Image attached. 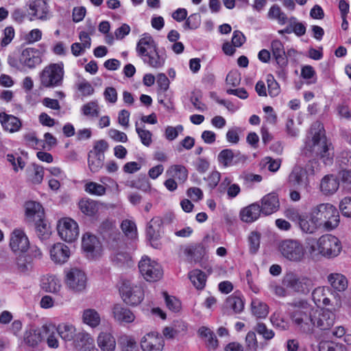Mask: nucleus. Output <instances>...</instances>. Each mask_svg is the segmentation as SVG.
<instances>
[{"label":"nucleus","instance_id":"f257e3e1","mask_svg":"<svg viewBox=\"0 0 351 351\" xmlns=\"http://www.w3.org/2000/svg\"><path fill=\"white\" fill-rule=\"evenodd\" d=\"M310 132L312 138L306 143L305 149L325 165H331L335 157L334 149L326 138L323 125L319 121L314 122Z\"/></svg>","mask_w":351,"mask_h":351},{"label":"nucleus","instance_id":"f03ea898","mask_svg":"<svg viewBox=\"0 0 351 351\" xmlns=\"http://www.w3.org/2000/svg\"><path fill=\"white\" fill-rule=\"evenodd\" d=\"M306 250L312 257L321 256L326 258L337 257L341 250V241L335 235L325 234L319 238L308 237L305 239Z\"/></svg>","mask_w":351,"mask_h":351},{"label":"nucleus","instance_id":"7ed1b4c3","mask_svg":"<svg viewBox=\"0 0 351 351\" xmlns=\"http://www.w3.org/2000/svg\"><path fill=\"white\" fill-rule=\"evenodd\" d=\"M294 307L291 314L292 322L304 333H311L315 328L314 317L316 308L305 300H300L291 304Z\"/></svg>","mask_w":351,"mask_h":351},{"label":"nucleus","instance_id":"20e7f679","mask_svg":"<svg viewBox=\"0 0 351 351\" xmlns=\"http://www.w3.org/2000/svg\"><path fill=\"white\" fill-rule=\"evenodd\" d=\"M317 219L320 228L326 231L336 229L340 223V215L337 208L329 203L319 204L311 210Z\"/></svg>","mask_w":351,"mask_h":351},{"label":"nucleus","instance_id":"39448f33","mask_svg":"<svg viewBox=\"0 0 351 351\" xmlns=\"http://www.w3.org/2000/svg\"><path fill=\"white\" fill-rule=\"evenodd\" d=\"M64 75L62 63H51L46 66L39 74L40 85L47 88L61 86Z\"/></svg>","mask_w":351,"mask_h":351},{"label":"nucleus","instance_id":"423d86ee","mask_svg":"<svg viewBox=\"0 0 351 351\" xmlns=\"http://www.w3.org/2000/svg\"><path fill=\"white\" fill-rule=\"evenodd\" d=\"M278 250L286 260L300 263L306 256V250L302 243L296 239H285L279 243Z\"/></svg>","mask_w":351,"mask_h":351},{"label":"nucleus","instance_id":"0eeeda50","mask_svg":"<svg viewBox=\"0 0 351 351\" xmlns=\"http://www.w3.org/2000/svg\"><path fill=\"white\" fill-rule=\"evenodd\" d=\"M282 285L293 292L306 294L312 289L313 281L306 276L290 272L285 276Z\"/></svg>","mask_w":351,"mask_h":351},{"label":"nucleus","instance_id":"6e6552de","mask_svg":"<svg viewBox=\"0 0 351 351\" xmlns=\"http://www.w3.org/2000/svg\"><path fill=\"white\" fill-rule=\"evenodd\" d=\"M119 292L123 300L128 304L136 306L140 304L144 297L142 288L129 280H122Z\"/></svg>","mask_w":351,"mask_h":351},{"label":"nucleus","instance_id":"1a4fd4ad","mask_svg":"<svg viewBox=\"0 0 351 351\" xmlns=\"http://www.w3.org/2000/svg\"><path fill=\"white\" fill-rule=\"evenodd\" d=\"M314 161H309L306 167L304 168L300 165H295L288 177V182L292 186L297 189L299 187L306 188L309 184L308 174L313 175L315 170L313 168Z\"/></svg>","mask_w":351,"mask_h":351},{"label":"nucleus","instance_id":"9d476101","mask_svg":"<svg viewBox=\"0 0 351 351\" xmlns=\"http://www.w3.org/2000/svg\"><path fill=\"white\" fill-rule=\"evenodd\" d=\"M138 269L144 279L149 282H156L163 275L161 266L147 256L141 258L138 263Z\"/></svg>","mask_w":351,"mask_h":351},{"label":"nucleus","instance_id":"9b49d317","mask_svg":"<svg viewBox=\"0 0 351 351\" xmlns=\"http://www.w3.org/2000/svg\"><path fill=\"white\" fill-rule=\"evenodd\" d=\"M57 230L60 239L67 243L74 242L80 234L77 223L69 217L60 219L57 225Z\"/></svg>","mask_w":351,"mask_h":351},{"label":"nucleus","instance_id":"f8f14e48","mask_svg":"<svg viewBox=\"0 0 351 351\" xmlns=\"http://www.w3.org/2000/svg\"><path fill=\"white\" fill-rule=\"evenodd\" d=\"M65 284L75 293L84 291L87 286V277L85 272L78 268H71L66 273Z\"/></svg>","mask_w":351,"mask_h":351},{"label":"nucleus","instance_id":"ddd939ff","mask_svg":"<svg viewBox=\"0 0 351 351\" xmlns=\"http://www.w3.org/2000/svg\"><path fill=\"white\" fill-rule=\"evenodd\" d=\"M82 248L89 259H95L102 254L103 247L97 237L89 232L85 233L82 239Z\"/></svg>","mask_w":351,"mask_h":351},{"label":"nucleus","instance_id":"4468645a","mask_svg":"<svg viewBox=\"0 0 351 351\" xmlns=\"http://www.w3.org/2000/svg\"><path fill=\"white\" fill-rule=\"evenodd\" d=\"M246 156L240 152H234L231 149L221 150L217 156V161L223 167H228L239 165H243L246 161Z\"/></svg>","mask_w":351,"mask_h":351},{"label":"nucleus","instance_id":"2eb2a0df","mask_svg":"<svg viewBox=\"0 0 351 351\" xmlns=\"http://www.w3.org/2000/svg\"><path fill=\"white\" fill-rule=\"evenodd\" d=\"M140 346L143 351H162L165 341L158 332H150L141 338Z\"/></svg>","mask_w":351,"mask_h":351},{"label":"nucleus","instance_id":"dca6fc26","mask_svg":"<svg viewBox=\"0 0 351 351\" xmlns=\"http://www.w3.org/2000/svg\"><path fill=\"white\" fill-rule=\"evenodd\" d=\"M162 220L160 217H153L148 223L146 229V234L151 245L154 248L160 246L159 239L162 234Z\"/></svg>","mask_w":351,"mask_h":351},{"label":"nucleus","instance_id":"f3484780","mask_svg":"<svg viewBox=\"0 0 351 351\" xmlns=\"http://www.w3.org/2000/svg\"><path fill=\"white\" fill-rule=\"evenodd\" d=\"M335 314L329 310L319 311L316 309L314 317L315 327L322 330H329L335 324Z\"/></svg>","mask_w":351,"mask_h":351},{"label":"nucleus","instance_id":"a211bd4d","mask_svg":"<svg viewBox=\"0 0 351 351\" xmlns=\"http://www.w3.org/2000/svg\"><path fill=\"white\" fill-rule=\"evenodd\" d=\"M50 258L56 264L62 265L68 261L71 251L69 247L62 243L53 244L49 250Z\"/></svg>","mask_w":351,"mask_h":351},{"label":"nucleus","instance_id":"6ab92c4d","mask_svg":"<svg viewBox=\"0 0 351 351\" xmlns=\"http://www.w3.org/2000/svg\"><path fill=\"white\" fill-rule=\"evenodd\" d=\"M294 215L295 217L293 219H298V225L303 232L313 234L320 228L311 210L308 217L300 215L298 213H294Z\"/></svg>","mask_w":351,"mask_h":351},{"label":"nucleus","instance_id":"aec40b11","mask_svg":"<svg viewBox=\"0 0 351 351\" xmlns=\"http://www.w3.org/2000/svg\"><path fill=\"white\" fill-rule=\"evenodd\" d=\"M29 245L28 238L23 230L16 229L12 232L10 246L14 252L23 253L29 248Z\"/></svg>","mask_w":351,"mask_h":351},{"label":"nucleus","instance_id":"412c9836","mask_svg":"<svg viewBox=\"0 0 351 351\" xmlns=\"http://www.w3.org/2000/svg\"><path fill=\"white\" fill-rule=\"evenodd\" d=\"M20 60L24 65L32 69L41 63L42 58L38 49L29 47L23 50Z\"/></svg>","mask_w":351,"mask_h":351},{"label":"nucleus","instance_id":"4be33fe9","mask_svg":"<svg viewBox=\"0 0 351 351\" xmlns=\"http://www.w3.org/2000/svg\"><path fill=\"white\" fill-rule=\"evenodd\" d=\"M114 319L119 324H130L134 321V314L128 308L120 304H114L112 308Z\"/></svg>","mask_w":351,"mask_h":351},{"label":"nucleus","instance_id":"5701e85b","mask_svg":"<svg viewBox=\"0 0 351 351\" xmlns=\"http://www.w3.org/2000/svg\"><path fill=\"white\" fill-rule=\"evenodd\" d=\"M97 344L101 351H114L117 347L116 339L109 331H101L99 333Z\"/></svg>","mask_w":351,"mask_h":351},{"label":"nucleus","instance_id":"b1692460","mask_svg":"<svg viewBox=\"0 0 351 351\" xmlns=\"http://www.w3.org/2000/svg\"><path fill=\"white\" fill-rule=\"evenodd\" d=\"M279 206L278 197L276 193H269L261 199V209L262 213L265 215H269L276 212Z\"/></svg>","mask_w":351,"mask_h":351},{"label":"nucleus","instance_id":"393cba45","mask_svg":"<svg viewBox=\"0 0 351 351\" xmlns=\"http://www.w3.org/2000/svg\"><path fill=\"white\" fill-rule=\"evenodd\" d=\"M273 57L276 63L281 68L285 67L288 64L283 43L278 39L274 40L271 43Z\"/></svg>","mask_w":351,"mask_h":351},{"label":"nucleus","instance_id":"a878e982","mask_svg":"<svg viewBox=\"0 0 351 351\" xmlns=\"http://www.w3.org/2000/svg\"><path fill=\"white\" fill-rule=\"evenodd\" d=\"M157 48L153 38L149 34H145L137 43L136 51L138 55L143 58L145 54L150 53Z\"/></svg>","mask_w":351,"mask_h":351},{"label":"nucleus","instance_id":"bb28decb","mask_svg":"<svg viewBox=\"0 0 351 351\" xmlns=\"http://www.w3.org/2000/svg\"><path fill=\"white\" fill-rule=\"evenodd\" d=\"M0 122L3 129L11 133L18 132L22 126V123L18 117L5 112L0 113Z\"/></svg>","mask_w":351,"mask_h":351},{"label":"nucleus","instance_id":"cd10ccee","mask_svg":"<svg viewBox=\"0 0 351 351\" xmlns=\"http://www.w3.org/2000/svg\"><path fill=\"white\" fill-rule=\"evenodd\" d=\"M56 328V332L64 341H75L77 343V336L80 332H76V328L73 325L69 323H62Z\"/></svg>","mask_w":351,"mask_h":351},{"label":"nucleus","instance_id":"c85d7f7f","mask_svg":"<svg viewBox=\"0 0 351 351\" xmlns=\"http://www.w3.org/2000/svg\"><path fill=\"white\" fill-rule=\"evenodd\" d=\"M339 187V180L333 175H326L321 180L320 190L326 195L334 194Z\"/></svg>","mask_w":351,"mask_h":351},{"label":"nucleus","instance_id":"c756f323","mask_svg":"<svg viewBox=\"0 0 351 351\" xmlns=\"http://www.w3.org/2000/svg\"><path fill=\"white\" fill-rule=\"evenodd\" d=\"M261 212L260 205L257 203H253L241 210L240 217L244 222L252 223L260 217Z\"/></svg>","mask_w":351,"mask_h":351},{"label":"nucleus","instance_id":"7c9ffc66","mask_svg":"<svg viewBox=\"0 0 351 351\" xmlns=\"http://www.w3.org/2000/svg\"><path fill=\"white\" fill-rule=\"evenodd\" d=\"M25 215L29 221L41 219L44 216V210L42 205L34 201H29L25 203Z\"/></svg>","mask_w":351,"mask_h":351},{"label":"nucleus","instance_id":"2f4dec72","mask_svg":"<svg viewBox=\"0 0 351 351\" xmlns=\"http://www.w3.org/2000/svg\"><path fill=\"white\" fill-rule=\"evenodd\" d=\"M78 206L81 212L88 217H95L99 208L98 202L89 198L82 199Z\"/></svg>","mask_w":351,"mask_h":351},{"label":"nucleus","instance_id":"473e14b6","mask_svg":"<svg viewBox=\"0 0 351 351\" xmlns=\"http://www.w3.org/2000/svg\"><path fill=\"white\" fill-rule=\"evenodd\" d=\"M29 9L33 12V16L38 19L42 21L47 19L49 10L47 3L45 0H35L31 2Z\"/></svg>","mask_w":351,"mask_h":351},{"label":"nucleus","instance_id":"72a5a7b5","mask_svg":"<svg viewBox=\"0 0 351 351\" xmlns=\"http://www.w3.org/2000/svg\"><path fill=\"white\" fill-rule=\"evenodd\" d=\"M141 59L145 64L154 69L162 67L165 62V57L159 54L158 48L150 53L145 54Z\"/></svg>","mask_w":351,"mask_h":351},{"label":"nucleus","instance_id":"f704fd0d","mask_svg":"<svg viewBox=\"0 0 351 351\" xmlns=\"http://www.w3.org/2000/svg\"><path fill=\"white\" fill-rule=\"evenodd\" d=\"M198 334L204 339L208 349L215 350L218 347V340L215 333L208 328L202 326L198 330Z\"/></svg>","mask_w":351,"mask_h":351},{"label":"nucleus","instance_id":"c9c22d12","mask_svg":"<svg viewBox=\"0 0 351 351\" xmlns=\"http://www.w3.org/2000/svg\"><path fill=\"white\" fill-rule=\"evenodd\" d=\"M328 281L331 287L337 291H344L348 285L346 277L339 273H332L328 276Z\"/></svg>","mask_w":351,"mask_h":351},{"label":"nucleus","instance_id":"e433bc0d","mask_svg":"<svg viewBox=\"0 0 351 351\" xmlns=\"http://www.w3.org/2000/svg\"><path fill=\"white\" fill-rule=\"evenodd\" d=\"M16 269L23 274H28L33 269L32 256L24 253L19 254L16 258Z\"/></svg>","mask_w":351,"mask_h":351},{"label":"nucleus","instance_id":"4c0bfd02","mask_svg":"<svg viewBox=\"0 0 351 351\" xmlns=\"http://www.w3.org/2000/svg\"><path fill=\"white\" fill-rule=\"evenodd\" d=\"M83 322L95 328L101 323V317L99 313L94 308H86L82 313Z\"/></svg>","mask_w":351,"mask_h":351},{"label":"nucleus","instance_id":"58836bf2","mask_svg":"<svg viewBox=\"0 0 351 351\" xmlns=\"http://www.w3.org/2000/svg\"><path fill=\"white\" fill-rule=\"evenodd\" d=\"M77 346L80 347L81 351H99L95 346L91 335L85 332H82L78 335Z\"/></svg>","mask_w":351,"mask_h":351},{"label":"nucleus","instance_id":"ea45409f","mask_svg":"<svg viewBox=\"0 0 351 351\" xmlns=\"http://www.w3.org/2000/svg\"><path fill=\"white\" fill-rule=\"evenodd\" d=\"M226 307L233 311L234 313H240L244 308V302L237 294H232L226 299Z\"/></svg>","mask_w":351,"mask_h":351},{"label":"nucleus","instance_id":"a19ab883","mask_svg":"<svg viewBox=\"0 0 351 351\" xmlns=\"http://www.w3.org/2000/svg\"><path fill=\"white\" fill-rule=\"evenodd\" d=\"M42 340L40 332L32 328L27 329L23 335V341L30 347L36 346Z\"/></svg>","mask_w":351,"mask_h":351},{"label":"nucleus","instance_id":"79ce46f5","mask_svg":"<svg viewBox=\"0 0 351 351\" xmlns=\"http://www.w3.org/2000/svg\"><path fill=\"white\" fill-rule=\"evenodd\" d=\"M189 278L194 287L197 289H202L206 285V276L205 273L199 269H194L189 272Z\"/></svg>","mask_w":351,"mask_h":351},{"label":"nucleus","instance_id":"37998d69","mask_svg":"<svg viewBox=\"0 0 351 351\" xmlns=\"http://www.w3.org/2000/svg\"><path fill=\"white\" fill-rule=\"evenodd\" d=\"M104 154L90 153L88 157V164L93 173L98 172L104 165Z\"/></svg>","mask_w":351,"mask_h":351},{"label":"nucleus","instance_id":"c03bdc74","mask_svg":"<svg viewBox=\"0 0 351 351\" xmlns=\"http://www.w3.org/2000/svg\"><path fill=\"white\" fill-rule=\"evenodd\" d=\"M118 341L121 351H137L136 341L132 336L122 335Z\"/></svg>","mask_w":351,"mask_h":351},{"label":"nucleus","instance_id":"a18cd8bd","mask_svg":"<svg viewBox=\"0 0 351 351\" xmlns=\"http://www.w3.org/2000/svg\"><path fill=\"white\" fill-rule=\"evenodd\" d=\"M167 173L169 176L173 177L178 179L181 182H184L188 177V171L186 167L183 165H172L167 171Z\"/></svg>","mask_w":351,"mask_h":351},{"label":"nucleus","instance_id":"49530a36","mask_svg":"<svg viewBox=\"0 0 351 351\" xmlns=\"http://www.w3.org/2000/svg\"><path fill=\"white\" fill-rule=\"evenodd\" d=\"M253 315L260 318H265L269 313L268 306L258 299L253 300L251 304Z\"/></svg>","mask_w":351,"mask_h":351},{"label":"nucleus","instance_id":"de8ad7c7","mask_svg":"<svg viewBox=\"0 0 351 351\" xmlns=\"http://www.w3.org/2000/svg\"><path fill=\"white\" fill-rule=\"evenodd\" d=\"M43 287L48 292L58 293L61 289L60 280L54 276H50L43 280Z\"/></svg>","mask_w":351,"mask_h":351},{"label":"nucleus","instance_id":"09e8293b","mask_svg":"<svg viewBox=\"0 0 351 351\" xmlns=\"http://www.w3.org/2000/svg\"><path fill=\"white\" fill-rule=\"evenodd\" d=\"M112 261L119 266L125 264L129 265L131 261V256L123 249H118L114 251L112 255Z\"/></svg>","mask_w":351,"mask_h":351},{"label":"nucleus","instance_id":"8fccbe9b","mask_svg":"<svg viewBox=\"0 0 351 351\" xmlns=\"http://www.w3.org/2000/svg\"><path fill=\"white\" fill-rule=\"evenodd\" d=\"M44 335L47 337V343L51 348H57L59 346L58 340L56 336V328L54 326H43Z\"/></svg>","mask_w":351,"mask_h":351},{"label":"nucleus","instance_id":"3c124183","mask_svg":"<svg viewBox=\"0 0 351 351\" xmlns=\"http://www.w3.org/2000/svg\"><path fill=\"white\" fill-rule=\"evenodd\" d=\"M267 16L270 19L277 20L279 24L285 25L287 22V16L282 12L278 5L271 6L268 12Z\"/></svg>","mask_w":351,"mask_h":351},{"label":"nucleus","instance_id":"603ef678","mask_svg":"<svg viewBox=\"0 0 351 351\" xmlns=\"http://www.w3.org/2000/svg\"><path fill=\"white\" fill-rule=\"evenodd\" d=\"M84 190L86 193L96 196H101L106 193V186L95 182H89L84 186Z\"/></svg>","mask_w":351,"mask_h":351},{"label":"nucleus","instance_id":"864d4df0","mask_svg":"<svg viewBox=\"0 0 351 351\" xmlns=\"http://www.w3.org/2000/svg\"><path fill=\"white\" fill-rule=\"evenodd\" d=\"M36 221V232L37 236L41 240L47 239L51 234L49 226L43 221V218H41V219H37Z\"/></svg>","mask_w":351,"mask_h":351},{"label":"nucleus","instance_id":"5fc2aeb1","mask_svg":"<svg viewBox=\"0 0 351 351\" xmlns=\"http://www.w3.org/2000/svg\"><path fill=\"white\" fill-rule=\"evenodd\" d=\"M82 110L84 115L92 118L97 117L99 114V108L97 101H90L84 104Z\"/></svg>","mask_w":351,"mask_h":351},{"label":"nucleus","instance_id":"6e6d98bb","mask_svg":"<svg viewBox=\"0 0 351 351\" xmlns=\"http://www.w3.org/2000/svg\"><path fill=\"white\" fill-rule=\"evenodd\" d=\"M271 322L272 325L281 330H287L289 328V324L288 321L284 319L279 314L274 313L270 317Z\"/></svg>","mask_w":351,"mask_h":351},{"label":"nucleus","instance_id":"4d7b16f0","mask_svg":"<svg viewBox=\"0 0 351 351\" xmlns=\"http://www.w3.org/2000/svg\"><path fill=\"white\" fill-rule=\"evenodd\" d=\"M135 126L141 143L145 146H149L152 143V133L149 130L139 128L138 122H136Z\"/></svg>","mask_w":351,"mask_h":351},{"label":"nucleus","instance_id":"13d9d810","mask_svg":"<svg viewBox=\"0 0 351 351\" xmlns=\"http://www.w3.org/2000/svg\"><path fill=\"white\" fill-rule=\"evenodd\" d=\"M167 306L172 311H178L180 308V302L175 297L170 296L167 292L162 293Z\"/></svg>","mask_w":351,"mask_h":351},{"label":"nucleus","instance_id":"bf43d9fd","mask_svg":"<svg viewBox=\"0 0 351 351\" xmlns=\"http://www.w3.org/2000/svg\"><path fill=\"white\" fill-rule=\"evenodd\" d=\"M255 330L266 340H270L274 337V332L267 328L263 323H258L255 327Z\"/></svg>","mask_w":351,"mask_h":351},{"label":"nucleus","instance_id":"052dcab7","mask_svg":"<svg viewBox=\"0 0 351 351\" xmlns=\"http://www.w3.org/2000/svg\"><path fill=\"white\" fill-rule=\"evenodd\" d=\"M329 288L325 287H319L314 289L312 293V297L317 305H320L322 298L326 296V292H329Z\"/></svg>","mask_w":351,"mask_h":351},{"label":"nucleus","instance_id":"680f3d73","mask_svg":"<svg viewBox=\"0 0 351 351\" xmlns=\"http://www.w3.org/2000/svg\"><path fill=\"white\" fill-rule=\"evenodd\" d=\"M123 232L130 237H134L136 235L135 223L130 220H123L121 225Z\"/></svg>","mask_w":351,"mask_h":351},{"label":"nucleus","instance_id":"e2e57ef3","mask_svg":"<svg viewBox=\"0 0 351 351\" xmlns=\"http://www.w3.org/2000/svg\"><path fill=\"white\" fill-rule=\"evenodd\" d=\"M241 74L237 71H231L226 76V84L232 86H237L241 82Z\"/></svg>","mask_w":351,"mask_h":351},{"label":"nucleus","instance_id":"0e129e2a","mask_svg":"<svg viewBox=\"0 0 351 351\" xmlns=\"http://www.w3.org/2000/svg\"><path fill=\"white\" fill-rule=\"evenodd\" d=\"M109 137L116 142L125 143L128 141V136L125 133L116 129H110L108 130Z\"/></svg>","mask_w":351,"mask_h":351},{"label":"nucleus","instance_id":"69168bd1","mask_svg":"<svg viewBox=\"0 0 351 351\" xmlns=\"http://www.w3.org/2000/svg\"><path fill=\"white\" fill-rule=\"evenodd\" d=\"M77 87L78 90L84 96L90 95L94 93V88L92 85L85 80L77 83Z\"/></svg>","mask_w":351,"mask_h":351},{"label":"nucleus","instance_id":"338daca9","mask_svg":"<svg viewBox=\"0 0 351 351\" xmlns=\"http://www.w3.org/2000/svg\"><path fill=\"white\" fill-rule=\"evenodd\" d=\"M338 178L347 187L351 188V170L343 169L338 172Z\"/></svg>","mask_w":351,"mask_h":351},{"label":"nucleus","instance_id":"774afa93","mask_svg":"<svg viewBox=\"0 0 351 351\" xmlns=\"http://www.w3.org/2000/svg\"><path fill=\"white\" fill-rule=\"evenodd\" d=\"M339 208L344 216L351 217V197H344L340 202Z\"/></svg>","mask_w":351,"mask_h":351}]
</instances>
